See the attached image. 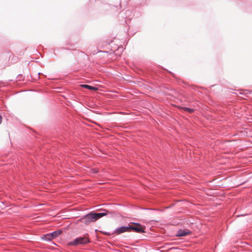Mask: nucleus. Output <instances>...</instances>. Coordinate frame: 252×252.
I'll use <instances>...</instances> for the list:
<instances>
[{
  "mask_svg": "<svg viewBox=\"0 0 252 252\" xmlns=\"http://www.w3.org/2000/svg\"><path fill=\"white\" fill-rule=\"evenodd\" d=\"M90 242L88 237L85 235L82 237L77 238L69 243L70 245L76 246L78 245H84Z\"/></svg>",
  "mask_w": 252,
  "mask_h": 252,
  "instance_id": "7ed1b4c3",
  "label": "nucleus"
},
{
  "mask_svg": "<svg viewBox=\"0 0 252 252\" xmlns=\"http://www.w3.org/2000/svg\"><path fill=\"white\" fill-rule=\"evenodd\" d=\"M107 215L106 213H90L87 215H86L84 218H83L81 220H84V222L86 224H89L91 222L95 221L99 218L106 216Z\"/></svg>",
  "mask_w": 252,
  "mask_h": 252,
  "instance_id": "f257e3e1",
  "label": "nucleus"
},
{
  "mask_svg": "<svg viewBox=\"0 0 252 252\" xmlns=\"http://www.w3.org/2000/svg\"><path fill=\"white\" fill-rule=\"evenodd\" d=\"M180 109H181L184 110L185 111L189 113H192L194 111L193 109H190V108H189L188 107H180Z\"/></svg>",
  "mask_w": 252,
  "mask_h": 252,
  "instance_id": "1a4fd4ad",
  "label": "nucleus"
},
{
  "mask_svg": "<svg viewBox=\"0 0 252 252\" xmlns=\"http://www.w3.org/2000/svg\"><path fill=\"white\" fill-rule=\"evenodd\" d=\"M129 232L133 231L137 233L145 232V227L138 223L130 222L128 224Z\"/></svg>",
  "mask_w": 252,
  "mask_h": 252,
  "instance_id": "f03ea898",
  "label": "nucleus"
},
{
  "mask_svg": "<svg viewBox=\"0 0 252 252\" xmlns=\"http://www.w3.org/2000/svg\"><path fill=\"white\" fill-rule=\"evenodd\" d=\"M97 171H97V170H95V169H94V173H96V172H97Z\"/></svg>",
  "mask_w": 252,
  "mask_h": 252,
  "instance_id": "9b49d317",
  "label": "nucleus"
},
{
  "mask_svg": "<svg viewBox=\"0 0 252 252\" xmlns=\"http://www.w3.org/2000/svg\"><path fill=\"white\" fill-rule=\"evenodd\" d=\"M62 232V231L61 230H58L51 233H50L52 239H55V238L57 237L59 235H60L61 234Z\"/></svg>",
  "mask_w": 252,
  "mask_h": 252,
  "instance_id": "423d86ee",
  "label": "nucleus"
},
{
  "mask_svg": "<svg viewBox=\"0 0 252 252\" xmlns=\"http://www.w3.org/2000/svg\"><path fill=\"white\" fill-rule=\"evenodd\" d=\"M42 239L43 240H46V241H50V240H52L50 233L44 235L43 237H42Z\"/></svg>",
  "mask_w": 252,
  "mask_h": 252,
  "instance_id": "6e6552de",
  "label": "nucleus"
},
{
  "mask_svg": "<svg viewBox=\"0 0 252 252\" xmlns=\"http://www.w3.org/2000/svg\"><path fill=\"white\" fill-rule=\"evenodd\" d=\"M126 232H129V226H121L117 228L114 232V234L116 235H120L123 233Z\"/></svg>",
  "mask_w": 252,
  "mask_h": 252,
  "instance_id": "20e7f679",
  "label": "nucleus"
},
{
  "mask_svg": "<svg viewBox=\"0 0 252 252\" xmlns=\"http://www.w3.org/2000/svg\"><path fill=\"white\" fill-rule=\"evenodd\" d=\"M2 123V117L0 115V124Z\"/></svg>",
  "mask_w": 252,
  "mask_h": 252,
  "instance_id": "9d476101",
  "label": "nucleus"
},
{
  "mask_svg": "<svg viewBox=\"0 0 252 252\" xmlns=\"http://www.w3.org/2000/svg\"><path fill=\"white\" fill-rule=\"evenodd\" d=\"M81 87L86 88V89L91 90H93V91H97L98 90V88L96 87H93V86H89L88 85H81Z\"/></svg>",
  "mask_w": 252,
  "mask_h": 252,
  "instance_id": "0eeeda50",
  "label": "nucleus"
},
{
  "mask_svg": "<svg viewBox=\"0 0 252 252\" xmlns=\"http://www.w3.org/2000/svg\"><path fill=\"white\" fill-rule=\"evenodd\" d=\"M190 233V231L188 229H180L178 231L176 236L177 237H183L187 236Z\"/></svg>",
  "mask_w": 252,
  "mask_h": 252,
  "instance_id": "39448f33",
  "label": "nucleus"
}]
</instances>
